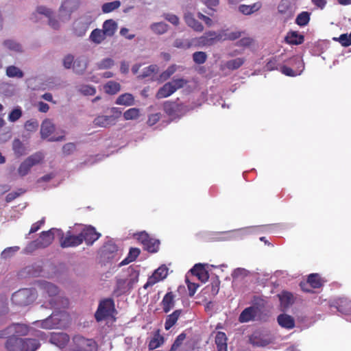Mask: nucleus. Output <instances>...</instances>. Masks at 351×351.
Returning <instances> with one entry per match:
<instances>
[{"label": "nucleus", "instance_id": "nucleus-14", "mask_svg": "<svg viewBox=\"0 0 351 351\" xmlns=\"http://www.w3.org/2000/svg\"><path fill=\"white\" fill-rule=\"evenodd\" d=\"M176 306V295L173 292H168L164 295L162 302H160V306L165 313H168Z\"/></svg>", "mask_w": 351, "mask_h": 351}, {"label": "nucleus", "instance_id": "nucleus-1", "mask_svg": "<svg viewBox=\"0 0 351 351\" xmlns=\"http://www.w3.org/2000/svg\"><path fill=\"white\" fill-rule=\"evenodd\" d=\"M40 343L36 339H21L14 335L8 337L5 348L8 351H36Z\"/></svg>", "mask_w": 351, "mask_h": 351}, {"label": "nucleus", "instance_id": "nucleus-5", "mask_svg": "<svg viewBox=\"0 0 351 351\" xmlns=\"http://www.w3.org/2000/svg\"><path fill=\"white\" fill-rule=\"evenodd\" d=\"M36 295L35 289L23 288L13 293L11 296V301L15 305L26 306L36 300Z\"/></svg>", "mask_w": 351, "mask_h": 351}, {"label": "nucleus", "instance_id": "nucleus-37", "mask_svg": "<svg viewBox=\"0 0 351 351\" xmlns=\"http://www.w3.org/2000/svg\"><path fill=\"white\" fill-rule=\"evenodd\" d=\"M12 148L14 154L18 157L25 154V147H24L23 143L19 139H15L13 141Z\"/></svg>", "mask_w": 351, "mask_h": 351}, {"label": "nucleus", "instance_id": "nucleus-28", "mask_svg": "<svg viewBox=\"0 0 351 351\" xmlns=\"http://www.w3.org/2000/svg\"><path fill=\"white\" fill-rule=\"evenodd\" d=\"M261 3L260 1L255 2L251 5H241L239 6V11L245 15H250L260 10Z\"/></svg>", "mask_w": 351, "mask_h": 351}, {"label": "nucleus", "instance_id": "nucleus-23", "mask_svg": "<svg viewBox=\"0 0 351 351\" xmlns=\"http://www.w3.org/2000/svg\"><path fill=\"white\" fill-rule=\"evenodd\" d=\"M215 342L217 351H227V337L225 332H216Z\"/></svg>", "mask_w": 351, "mask_h": 351}, {"label": "nucleus", "instance_id": "nucleus-47", "mask_svg": "<svg viewBox=\"0 0 351 351\" xmlns=\"http://www.w3.org/2000/svg\"><path fill=\"white\" fill-rule=\"evenodd\" d=\"M186 339V334L184 332H181L177 336L175 341L172 343L170 350L169 351H177L179 348H180L182 342Z\"/></svg>", "mask_w": 351, "mask_h": 351}, {"label": "nucleus", "instance_id": "nucleus-35", "mask_svg": "<svg viewBox=\"0 0 351 351\" xmlns=\"http://www.w3.org/2000/svg\"><path fill=\"white\" fill-rule=\"evenodd\" d=\"M146 251L151 253H155L158 251L160 242L159 240L151 238L149 241L142 243Z\"/></svg>", "mask_w": 351, "mask_h": 351}, {"label": "nucleus", "instance_id": "nucleus-12", "mask_svg": "<svg viewBox=\"0 0 351 351\" xmlns=\"http://www.w3.org/2000/svg\"><path fill=\"white\" fill-rule=\"evenodd\" d=\"M12 333H16L19 335H26L27 333V326L19 324H11L5 329L0 330V339L4 338Z\"/></svg>", "mask_w": 351, "mask_h": 351}, {"label": "nucleus", "instance_id": "nucleus-34", "mask_svg": "<svg viewBox=\"0 0 351 351\" xmlns=\"http://www.w3.org/2000/svg\"><path fill=\"white\" fill-rule=\"evenodd\" d=\"M73 69L77 74H83L87 69V62L84 58H78L74 62Z\"/></svg>", "mask_w": 351, "mask_h": 351}, {"label": "nucleus", "instance_id": "nucleus-49", "mask_svg": "<svg viewBox=\"0 0 351 351\" xmlns=\"http://www.w3.org/2000/svg\"><path fill=\"white\" fill-rule=\"evenodd\" d=\"M193 58L194 62L202 64L206 62L207 55L203 51H197L193 53Z\"/></svg>", "mask_w": 351, "mask_h": 351}, {"label": "nucleus", "instance_id": "nucleus-19", "mask_svg": "<svg viewBox=\"0 0 351 351\" xmlns=\"http://www.w3.org/2000/svg\"><path fill=\"white\" fill-rule=\"evenodd\" d=\"M182 313V310L178 309L173 311L172 313L169 314L166 318V321H165V330H171V328L176 325V322H178V319L180 317Z\"/></svg>", "mask_w": 351, "mask_h": 351}, {"label": "nucleus", "instance_id": "nucleus-13", "mask_svg": "<svg viewBox=\"0 0 351 351\" xmlns=\"http://www.w3.org/2000/svg\"><path fill=\"white\" fill-rule=\"evenodd\" d=\"M217 32L210 31L206 32L201 37L198 38V44L199 46H211L218 41H221Z\"/></svg>", "mask_w": 351, "mask_h": 351}, {"label": "nucleus", "instance_id": "nucleus-2", "mask_svg": "<svg viewBox=\"0 0 351 351\" xmlns=\"http://www.w3.org/2000/svg\"><path fill=\"white\" fill-rule=\"evenodd\" d=\"M40 293L45 298L49 297V303L51 307L60 308L61 307L66 308L68 306V300L58 296V288L56 285L49 282H44L40 284Z\"/></svg>", "mask_w": 351, "mask_h": 351}, {"label": "nucleus", "instance_id": "nucleus-40", "mask_svg": "<svg viewBox=\"0 0 351 351\" xmlns=\"http://www.w3.org/2000/svg\"><path fill=\"white\" fill-rule=\"evenodd\" d=\"M121 2L119 1L106 2L102 5L101 10L103 13H110L119 8Z\"/></svg>", "mask_w": 351, "mask_h": 351}, {"label": "nucleus", "instance_id": "nucleus-31", "mask_svg": "<svg viewBox=\"0 0 351 351\" xmlns=\"http://www.w3.org/2000/svg\"><path fill=\"white\" fill-rule=\"evenodd\" d=\"M106 36H108L105 32L101 31V29L97 28L93 29L91 32V34L89 36V39L94 43L100 44L106 39Z\"/></svg>", "mask_w": 351, "mask_h": 351}, {"label": "nucleus", "instance_id": "nucleus-24", "mask_svg": "<svg viewBox=\"0 0 351 351\" xmlns=\"http://www.w3.org/2000/svg\"><path fill=\"white\" fill-rule=\"evenodd\" d=\"M185 22L186 25L193 29L195 32H202L204 27L202 23L196 19L194 18L192 14H186L184 16Z\"/></svg>", "mask_w": 351, "mask_h": 351}, {"label": "nucleus", "instance_id": "nucleus-36", "mask_svg": "<svg viewBox=\"0 0 351 351\" xmlns=\"http://www.w3.org/2000/svg\"><path fill=\"white\" fill-rule=\"evenodd\" d=\"M245 62L243 58H237L233 60L226 62L225 66L229 70L239 69Z\"/></svg>", "mask_w": 351, "mask_h": 351}, {"label": "nucleus", "instance_id": "nucleus-50", "mask_svg": "<svg viewBox=\"0 0 351 351\" xmlns=\"http://www.w3.org/2000/svg\"><path fill=\"white\" fill-rule=\"evenodd\" d=\"M334 40L339 41L345 47H349L351 45V33L349 35L343 34L338 38H334Z\"/></svg>", "mask_w": 351, "mask_h": 351}, {"label": "nucleus", "instance_id": "nucleus-59", "mask_svg": "<svg viewBox=\"0 0 351 351\" xmlns=\"http://www.w3.org/2000/svg\"><path fill=\"white\" fill-rule=\"evenodd\" d=\"M253 39L250 37H244L237 43V46L240 47H248L252 45Z\"/></svg>", "mask_w": 351, "mask_h": 351}, {"label": "nucleus", "instance_id": "nucleus-30", "mask_svg": "<svg viewBox=\"0 0 351 351\" xmlns=\"http://www.w3.org/2000/svg\"><path fill=\"white\" fill-rule=\"evenodd\" d=\"M279 300L282 307L287 308L294 303V295L291 292H282L278 295Z\"/></svg>", "mask_w": 351, "mask_h": 351}, {"label": "nucleus", "instance_id": "nucleus-15", "mask_svg": "<svg viewBox=\"0 0 351 351\" xmlns=\"http://www.w3.org/2000/svg\"><path fill=\"white\" fill-rule=\"evenodd\" d=\"M278 325L287 330L293 329L295 326L294 318L287 314H280L278 316Z\"/></svg>", "mask_w": 351, "mask_h": 351}, {"label": "nucleus", "instance_id": "nucleus-29", "mask_svg": "<svg viewBox=\"0 0 351 351\" xmlns=\"http://www.w3.org/2000/svg\"><path fill=\"white\" fill-rule=\"evenodd\" d=\"M313 289H319L323 285L321 277L317 273H313L308 276L307 282H305Z\"/></svg>", "mask_w": 351, "mask_h": 351}, {"label": "nucleus", "instance_id": "nucleus-64", "mask_svg": "<svg viewBox=\"0 0 351 351\" xmlns=\"http://www.w3.org/2000/svg\"><path fill=\"white\" fill-rule=\"evenodd\" d=\"M265 69L268 71H273L278 69V60L277 58H273L267 62L265 64Z\"/></svg>", "mask_w": 351, "mask_h": 351}, {"label": "nucleus", "instance_id": "nucleus-54", "mask_svg": "<svg viewBox=\"0 0 351 351\" xmlns=\"http://www.w3.org/2000/svg\"><path fill=\"white\" fill-rule=\"evenodd\" d=\"M134 237H136V240L138 242L141 243V244L149 241L151 239L150 236L148 233L145 232H141L134 234Z\"/></svg>", "mask_w": 351, "mask_h": 351}, {"label": "nucleus", "instance_id": "nucleus-44", "mask_svg": "<svg viewBox=\"0 0 351 351\" xmlns=\"http://www.w3.org/2000/svg\"><path fill=\"white\" fill-rule=\"evenodd\" d=\"M3 45H4V47L9 49L10 51H17V52L22 51L21 45L19 43L14 41L13 40H11V39L5 40L3 42Z\"/></svg>", "mask_w": 351, "mask_h": 351}, {"label": "nucleus", "instance_id": "nucleus-20", "mask_svg": "<svg viewBox=\"0 0 351 351\" xmlns=\"http://www.w3.org/2000/svg\"><path fill=\"white\" fill-rule=\"evenodd\" d=\"M250 343L256 347H265L270 343V340L266 339L260 332H254L250 337Z\"/></svg>", "mask_w": 351, "mask_h": 351}, {"label": "nucleus", "instance_id": "nucleus-27", "mask_svg": "<svg viewBox=\"0 0 351 351\" xmlns=\"http://www.w3.org/2000/svg\"><path fill=\"white\" fill-rule=\"evenodd\" d=\"M117 105L132 106L134 104V99L132 94L124 93L116 99Z\"/></svg>", "mask_w": 351, "mask_h": 351}, {"label": "nucleus", "instance_id": "nucleus-41", "mask_svg": "<svg viewBox=\"0 0 351 351\" xmlns=\"http://www.w3.org/2000/svg\"><path fill=\"white\" fill-rule=\"evenodd\" d=\"M158 70V67L156 64H150L149 66H147L144 69H143V71L141 75H139L138 77L141 79H145L147 77H151L152 74L157 72Z\"/></svg>", "mask_w": 351, "mask_h": 351}, {"label": "nucleus", "instance_id": "nucleus-33", "mask_svg": "<svg viewBox=\"0 0 351 351\" xmlns=\"http://www.w3.org/2000/svg\"><path fill=\"white\" fill-rule=\"evenodd\" d=\"M120 84L110 80L104 85V90L106 93L110 95H114L120 91Z\"/></svg>", "mask_w": 351, "mask_h": 351}, {"label": "nucleus", "instance_id": "nucleus-32", "mask_svg": "<svg viewBox=\"0 0 351 351\" xmlns=\"http://www.w3.org/2000/svg\"><path fill=\"white\" fill-rule=\"evenodd\" d=\"M102 28L101 31L106 33L107 36H112L116 32L117 24L113 20H107L103 23Z\"/></svg>", "mask_w": 351, "mask_h": 351}, {"label": "nucleus", "instance_id": "nucleus-16", "mask_svg": "<svg viewBox=\"0 0 351 351\" xmlns=\"http://www.w3.org/2000/svg\"><path fill=\"white\" fill-rule=\"evenodd\" d=\"M256 315V308L254 306H248L243 310L239 316V322L241 323L252 321Z\"/></svg>", "mask_w": 351, "mask_h": 351}, {"label": "nucleus", "instance_id": "nucleus-56", "mask_svg": "<svg viewBox=\"0 0 351 351\" xmlns=\"http://www.w3.org/2000/svg\"><path fill=\"white\" fill-rule=\"evenodd\" d=\"M22 116V110L19 108L12 110L9 114V121H17L18 119Z\"/></svg>", "mask_w": 351, "mask_h": 351}, {"label": "nucleus", "instance_id": "nucleus-7", "mask_svg": "<svg viewBox=\"0 0 351 351\" xmlns=\"http://www.w3.org/2000/svg\"><path fill=\"white\" fill-rule=\"evenodd\" d=\"M59 232L58 230L51 228L48 231L40 232L39 239L33 241L28 244L27 250L31 252L36 248H45L53 243L54 239V232Z\"/></svg>", "mask_w": 351, "mask_h": 351}, {"label": "nucleus", "instance_id": "nucleus-18", "mask_svg": "<svg viewBox=\"0 0 351 351\" xmlns=\"http://www.w3.org/2000/svg\"><path fill=\"white\" fill-rule=\"evenodd\" d=\"M116 121L114 120V117L106 116V115H100L94 119L93 123L94 125L102 127L107 128L110 125H114Z\"/></svg>", "mask_w": 351, "mask_h": 351}, {"label": "nucleus", "instance_id": "nucleus-53", "mask_svg": "<svg viewBox=\"0 0 351 351\" xmlns=\"http://www.w3.org/2000/svg\"><path fill=\"white\" fill-rule=\"evenodd\" d=\"M167 274H168V269L165 266L159 267L158 269L155 270L154 272L153 273L154 275H155L158 278H160L162 279H164L165 278H166L167 276Z\"/></svg>", "mask_w": 351, "mask_h": 351}, {"label": "nucleus", "instance_id": "nucleus-62", "mask_svg": "<svg viewBox=\"0 0 351 351\" xmlns=\"http://www.w3.org/2000/svg\"><path fill=\"white\" fill-rule=\"evenodd\" d=\"M164 110L168 115L173 116L176 113L174 104L173 102H167L164 104Z\"/></svg>", "mask_w": 351, "mask_h": 351}, {"label": "nucleus", "instance_id": "nucleus-58", "mask_svg": "<svg viewBox=\"0 0 351 351\" xmlns=\"http://www.w3.org/2000/svg\"><path fill=\"white\" fill-rule=\"evenodd\" d=\"M162 280V279L161 278L152 274V276L149 277L148 280H147L146 283L145 284L144 289H147Z\"/></svg>", "mask_w": 351, "mask_h": 351}, {"label": "nucleus", "instance_id": "nucleus-63", "mask_svg": "<svg viewBox=\"0 0 351 351\" xmlns=\"http://www.w3.org/2000/svg\"><path fill=\"white\" fill-rule=\"evenodd\" d=\"M73 62H75V61L73 60V56L71 54H67L65 58H63V66H64L66 69H71Z\"/></svg>", "mask_w": 351, "mask_h": 351}, {"label": "nucleus", "instance_id": "nucleus-6", "mask_svg": "<svg viewBox=\"0 0 351 351\" xmlns=\"http://www.w3.org/2000/svg\"><path fill=\"white\" fill-rule=\"evenodd\" d=\"M187 83L184 78L173 79L171 82L164 84L156 92V97L158 99L167 98L171 96L178 89L183 88Z\"/></svg>", "mask_w": 351, "mask_h": 351}, {"label": "nucleus", "instance_id": "nucleus-22", "mask_svg": "<svg viewBox=\"0 0 351 351\" xmlns=\"http://www.w3.org/2000/svg\"><path fill=\"white\" fill-rule=\"evenodd\" d=\"M285 41L290 45H298L304 43V36L298 33V32H288L285 37Z\"/></svg>", "mask_w": 351, "mask_h": 351}, {"label": "nucleus", "instance_id": "nucleus-8", "mask_svg": "<svg viewBox=\"0 0 351 351\" xmlns=\"http://www.w3.org/2000/svg\"><path fill=\"white\" fill-rule=\"evenodd\" d=\"M43 158V154L40 152L32 154L19 165L18 173L20 176L24 177L30 171L32 166L40 163Z\"/></svg>", "mask_w": 351, "mask_h": 351}, {"label": "nucleus", "instance_id": "nucleus-51", "mask_svg": "<svg viewBox=\"0 0 351 351\" xmlns=\"http://www.w3.org/2000/svg\"><path fill=\"white\" fill-rule=\"evenodd\" d=\"M114 252H117V246L112 243H106L101 248V252L104 255H107L108 253L112 254Z\"/></svg>", "mask_w": 351, "mask_h": 351}, {"label": "nucleus", "instance_id": "nucleus-55", "mask_svg": "<svg viewBox=\"0 0 351 351\" xmlns=\"http://www.w3.org/2000/svg\"><path fill=\"white\" fill-rule=\"evenodd\" d=\"M80 91L84 95H93L95 94V88L89 85H84L81 86Z\"/></svg>", "mask_w": 351, "mask_h": 351}, {"label": "nucleus", "instance_id": "nucleus-48", "mask_svg": "<svg viewBox=\"0 0 351 351\" xmlns=\"http://www.w3.org/2000/svg\"><path fill=\"white\" fill-rule=\"evenodd\" d=\"M114 64V61L110 58H106L99 61L97 67L99 69H109Z\"/></svg>", "mask_w": 351, "mask_h": 351}, {"label": "nucleus", "instance_id": "nucleus-11", "mask_svg": "<svg viewBox=\"0 0 351 351\" xmlns=\"http://www.w3.org/2000/svg\"><path fill=\"white\" fill-rule=\"evenodd\" d=\"M62 234L60 239V245L62 247H75L83 243L81 238L78 235H72L71 232H66V236H64L62 231H59Z\"/></svg>", "mask_w": 351, "mask_h": 351}, {"label": "nucleus", "instance_id": "nucleus-39", "mask_svg": "<svg viewBox=\"0 0 351 351\" xmlns=\"http://www.w3.org/2000/svg\"><path fill=\"white\" fill-rule=\"evenodd\" d=\"M310 21V14L308 12H302L296 16L295 23L300 27L305 26L308 24Z\"/></svg>", "mask_w": 351, "mask_h": 351}, {"label": "nucleus", "instance_id": "nucleus-10", "mask_svg": "<svg viewBox=\"0 0 351 351\" xmlns=\"http://www.w3.org/2000/svg\"><path fill=\"white\" fill-rule=\"evenodd\" d=\"M78 236L82 239V242L84 241L87 245H90L98 240L101 234L97 232L93 227L88 226L84 228Z\"/></svg>", "mask_w": 351, "mask_h": 351}, {"label": "nucleus", "instance_id": "nucleus-4", "mask_svg": "<svg viewBox=\"0 0 351 351\" xmlns=\"http://www.w3.org/2000/svg\"><path fill=\"white\" fill-rule=\"evenodd\" d=\"M98 343L93 339L77 335L72 338L71 351H97Z\"/></svg>", "mask_w": 351, "mask_h": 351}, {"label": "nucleus", "instance_id": "nucleus-45", "mask_svg": "<svg viewBox=\"0 0 351 351\" xmlns=\"http://www.w3.org/2000/svg\"><path fill=\"white\" fill-rule=\"evenodd\" d=\"M176 71V64H171L170 66H169L166 71H163L162 73L160 74L159 76V80L164 82L169 78H170L173 73H175Z\"/></svg>", "mask_w": 351, "mask_h": 351}, {"label": "nucleus", "instance_id": "nucleus-21", "mask_svg": "<svg viewBox=\"0 0 351 351\" xmlns=\"http://www.w3.org/2000/svg\"><path fill=\"white\" fill-rule=\"evenodd\" d=\"M191 272L198 277V279L202 280V282H206L208 280V274L206 270L204 268V266L201 264H195L192 269Z\"/></svg>", "mask_w": 351, "mask_h": 351}, {"label": "nucleus", "instance_id": "nucleus-3", "mask_svg": "<svg viewBox=\"0 0 351 351\" xmlns=\"http://www.w3.org/2000/svg\"><path fill=\"white\" fill-rule=\"evenodd\" d=\"M115 306L114 300L112 298L102 299L99 302L97 309L95 312L94 317L97 322L109 319L114 315Z\"/></svg>", "mask_w": 351, "mask_h": 351}, {"label": "nucleus", "instance_id": "nucleus-9", "mask_svg": "<svg viewBox=\"0 0 351 351\" xmlns=\"http://www.w3.org/2000/svg\"><path fill=\"white\" fill-rule=\"evenodd\" d=\"M63 316L62 312L53 313L47 318L40 321V326L46 330L58 328L61 325Z\"/></svg>", "mask_w": 351, "mask_h": 351}, {"label": "nucleus", "instance_id": "nucleus-57", "mask_svg": "<svg viewBox=\"0 0 351 351\" xmlns=\"http://www.w3.org/2000/svg\"><path fill=\"white\" fill-rule=\"evenodd\" d=\"M24 193V191L22 189H19L18 191H13L5 196V202L9 203L12 201H13L14 199L18 197L19 195H21L22 193Z\"/></svg>", "mask_w": 351, "mask_h": 351}, {"label": "nucleus", "instance_id": "nucleus-38", "mask_svg": "<svg viewBox=\"0 0 351 351\" xmlns=\"http://www.w3.org/2000/svg\"><path fill=\"white\" fill-rule=\"evenodd\" d=\"M6 75L10 77H18L22 78L23 77V73L19 68L10 65L6 68L5 71Z\"/></svg>", "mask_w": 351, "mask_h": 351}, {"label": "nucleus", "instance_id": "nucleus-46", "mask_svg": "<svg viewBox=\"0 0 351 351\" xmlns=\"http://www.w3.org/2000/svg\"><path fill=\"white\" fill-rule=\"evenodd\" d=\"M164 342V339L162 336L159 335H156L149 341V348L151 350L156 349V348H159Z\"/></svg>", "mask_w": 351, "mask_h": 351}, {"label": "nucleus", "instance_id": "nucleus-26", "mask_svg": "<svg viewBox=\"0 0 351 351\" xmlns=\"http://www.w3.org/2000/svg\"><path fill=\"white\" fill-rule=\"evenodd\" d=\"M141 254V250L137 247H132L130 249L127 257H125L123 261L120 262L119 266L123 267L127 265L134 261L138 255Z\"/></svg>", "mask_w": 351, "mask_h": 351}, {"label": "nucleus", "instance_id": "nucleus-17", "mask_svg": "<svg viewBox=\"0 0 351 351\" xmlns=\"http://www.w3.org/2000/svg\"><path fill=\"white\" fill-rule=\"evenodd\" d=\"M55 130V125L53 122L46 119L43 121L40 125V136L42 138L45 139L50 136Z\"/></svg>", "mask_w": 351, "mask_h": 351}, {"label": "nucleus", "instance_id": "nucleus-42", "mask_svg": "<svg viewBox=\"0 0 351 351\" xmlns=\"http://www.w3.org/2000/svg\"><path fill=\"white\" fill-rule=\"evenodd\" d=\"M139 117V110L136 108H132L127 110L123 113L124 120H136Z\"/></svg>", "mask_w": 351, "mask_h": 351}, {"label": "nucleus", "instance_id": "nucleus-25", "mask_svg": "<svg viewBox=\"0 0 351 351\" xmlns=\"http://www.w3.org/2000/svg\"><path fill=\"white\" fill-rule=\"evenodd\" d=\"M221 41L234 40L239 38L243 34V32H228L227 29H223L217 33Z\"/></svg>", "mask_w": 351, "mask_h": 351}, {"label": "nucleus", "instance_id": "nucleus-61", "mask_svg": "<svg viewBox=\"0 0 351 351\" xmlns=\"http://www.w3.org/2000/svg\"><path fill=\"white\" fill-rule=\"evenodd\" d=\"M36 12L37 13L43 14L47 17L53 16V12L44 5H40L37 7Z\"/></svg>", "mask_w": 351, "mask_h": 351}, {"label": "nucleus", "instance_id": "nucleus-60", "mask_svg": "<svg viewBox=\"0 0 351 351\" xmlns=\"http://www.w3.org/2000/svg\"><path fill=\"white\" fill-rule=\"evenodd\" d=\"M25 128L28 132H35L39 125L38 124V121L36 120H29L26 121L25 123Z\"/></svg>", "mask_w": 351, "mask_h": 351}, {"label": "nucleus", "instance_id": "nucleus-52", "mask_svg": "<svg viewBox=\"0 0 351 351\" xmlns=\"http://www.w3.org/2000/svg\"><path fill=\"white\" fill-rule=\"evenodd\" d=\"M128 271L130 272V276H131V279H130L128 282V285L130 287H132L133 284L136 282L138 281V271H136L135 269L130 267L128 269Z\"/></svg>", "mask_w": 351, "mask_h": 351}, {"label": "nucleus", "instance_id": "nucleus-43", "mask_svg": "<svg viewBox=\"0 0 351 351\" xmlns=\"http://www.w3.org/2000/svg\"><path fill=\"white\" fill-rule=\"evenodd\" d=\"M152 32L158 34H163L167 32L168 25L162 22L156 23L151 25Z\"/></svg>", "mask_w": 351, "mask_h": 351}]
</instances>
